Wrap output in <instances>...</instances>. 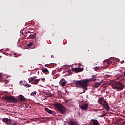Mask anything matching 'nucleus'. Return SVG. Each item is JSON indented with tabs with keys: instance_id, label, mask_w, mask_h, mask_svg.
Instances as JSON below:
<instances>
[{
	"instance_id": "obj_6",
	"label": "nucleus",
	"mask_w": 125,
	"mask_h": 125,
	"mask_svg": "<svg viewBox=\"0 0 125 125\" xmlns=\"http://www.w3.org/2000/svg\"><path fill=\"white\" fill-rule=\"evenodd\" d=\"M88 104L84 102H81L79 103V107L82 111H87L88 110Z\"/></svg>"
},
{
	"instance_id": "obj_24",
	"label": "nucleus",
	"mask_w": 125,
	"mask_h": 125,
	"mask_svg": "<svg viewBox=\"0 0 125 125\" xmlns=\"http://www.w3.org/2000/svg\"><path fill=\"white\" fill-rule=\"evenodd\" d=\"M24 82L23 80L20 81V83H22Z\"/></svg>"
},
{
	"instance_id": "obj_27",
	"label": "nucleus",
	"mask_w": 125,
	"mask_h": 125,
	"mask_svg": "<svg viewBox=\"0 0 125 125\" xmlns=\"http://www.w3.org/2000/svg\"><path fill=\"white\" fill-rule=\"evenodd\" d=\"M37 104H38V105H41V104H40V103H37Z\"/></svg>"
},
{
	"instance_id": "obj_8",
	"label": "nucleus",
	"mask_w": 125,
	"mask_h": 125,
	"mask_svg": "<svg viewBox=\"0 0 125 125\" xmlns=\"http://www.w3.org/2000/svg\"><path fill=\"white\" fill-rule=\"evenodd\" d=\"M2 121L4 122V123L5 124H8V125L12 123V121L8 118H4L2 119Z\"/></svg>"
},
{
	"instance_id": "obj_7",
	"label": "nucleus",
	"mask_w": 125,
	"mask_h": 125,
	"mask_svg": "<svg viewBox=\"0 0 125 125\" xmlns=\"http://www.w3.org/2000/svg\"><path fill=\"white\" fill-rule=\"evenodd\" d=\"M35 78H37V77L34 76L28 79V81L30 83H31V84H38V83H39L40 79H36Z\"/></svg>"
},
{
	"instance_id": "obj_34",
	"label": "nucleus",
	"mask_w": 125,
	"mask_h": 125,
	"mask_svg": "<svg viewBox=\"0 0 125 125\" xmlns=\"http://www.w3.org/2000/svg\"><path fill=\"white\" fill-rule=\"evenodd\" d=\"M66 102H68L66 101Z\"/></svg>"
},
{
	"instance_id": "obj_3",
	"label": "nucleus",
	"mask_w": 125,
	"mask_h": 125,
	"mask_svg": "<svg viewBox=\"0 0 125 125\" xmlns=\"http://www.w3.org/2000/svg\"><path fill=\"white\" fill-rule=\"evenodd\" d=\"M55 108L57 109L60 112L61 114H65L66 113V108L64 106L61 105V104L59 103H56L54 104Z\"/></svg>"
},
{
	"instance_id": "obj_21",
	"label": "nucleus",
	"mask_w": 125,
	"mask_h": 125,
	"mask_svg": "<svg viewBox=\"0 0 125 125\" xmlns=\"http://www.w3.org/2000/svg\"><path fill=\"white\" fill-rule=\"evenodd\" d=\"M13 55H17L16 56H15V57H18V56H19V55H18V54H17V53H13Z\"/></svg>"
},
{
	"instance_id": "obj_33",
	"label": "nucleus",
	"mask_w": 125,
	"mask_h": 125,
	"mask_svg": "<svg viewBox=\"0 0 125 125\" xmlns=\"http://www.w3.org/2000/svg\"><path fill=\"white\" fill-rule=\"evenodd\" d=\"M1 57H2V56H0V58H1Z\"/></svg>"
},
{
	"instance_id": "obj_29",
	"label": "nucleus",
	"mask_w": 125,
	"mask_h": 125,
	"mask_svg": "<svg viewBox=\"0 0 125 125\" xmlns=\"http://www.w3.org/2000/svg\"><path fill=\"white\" fill-rule=\"evenodd\" d=\"M124 76L125 77V72L124 73Z\"/></svg>"
},
{
	"instance_id": "obj_30",
	"label": "nucleus",
	"mask_w": 125,
	"mask_h": 125,
	"mask_svg": "<svg viewBox=\"0 0 125 125\" xmlns=\"http://www.w3.org/2000/svg\"><path fill=\"white\" fill-rule=\"evenodd\" d=\"M0 78H1V75L0 74Z\"/></svg>"
},
{
	"instance_id": "obj_26",
	"label": "nucleus",
	"mask_w": 125,
	"mask_h": 125,
	"mask_svg": "<svg viewBox=\"0 0 125 125\" xmlns=\"http://www.w3.org/2000/svg\"><path fill=\"white\" fill-rule=\"evenodd\" d=\"M95 75H92V78H95Z\"/></svg>"
},
{
	"instance_id": "obj_32",
	"label": "nucleus",
	"mask_w": 125,
	"mask_h": 125,
	"mask_svg": "<svg viewBox=\"0 0 125 125\" xmlns=\"http://www.w3.org/2000/svg\"><path fill=\"white\" fill-rule=\"evenodd\" d=\"M28 33H31V31H28Z\"/></svg>"
},
{
	"instance_id": "obj_25",
	"label": "nucleus",
	"mask_w": 125,
	"mask_h": 125,
	"mask_svg": "<svg viewBox=\"0 0 125 125\" xmlns=\"http://www.w3.org/2000/svg\"><path fill=\"white\" fill-rule=\"evenodd\" d=\"M42 119H49V118H45V117H42Z\"/></svg>"
},
{
	"instance_id": "obj_18",
	"label": "nucleus",
	"mask_w": 125,
	"mask_h": 125,
	"mask_svg": "<svg viewBox=\"0 0 125 125\" xmlns=\"http://www.w3.org/2000/svg\"><path fill=\"white\" fill-rule=\"evenodd\" d=\"M66 81H63L61 84L62 86H65V85H66Z\"/></svg>"
},
{
	"instance_id": "obj_28",
	"label": "nucleus",
	"mask_w": 125,
	"mask_h": 125,
	"mask_svg": "<svg viewBox=\"0 0 125 125\" xmlns=\"http://www.w3.org/2000/svg\"><path fill=\"white\" fill-rule=\"evenodd\" d=\"M78 66H79V67H81V64H79L78 65Z\"/></svg>"
},
{
	"instance_id": "obj_2",
	"label": "nucleus",
	"mask_w": 125,
	"mask_h": 125,
	"mask_svg": "<svg viewBox=\"0 0 125 125\" xmlns=\"http://www.w3.org/2000/svg\"><path fill=\"white\" fill-rule=\"evenodd\" d=\"M98 103L103 106L104 109H105L106 111L110 110V107H109V104L107 101L105 100L104 98L101 97L98 99Z\"/></svg>"
},
{
	"instance_id": "obj_14",
	"label": "nucleus",
	"mask_w": 125,
	"mask_h": 125,
	"mask_svg": "<svg viewBox=\"0 0 125 125\" xmlns=\"http://www.w3.org/2000/svg\"><path fill=\"white\" fill-rule=\"evenodd\" d=\"M25 99H26V98H25V97H24V96H23V95H20V100L21 101H25Z\"/></svg>"
},
{
	"instance_id": "obj_11",
	"label": "nucleus",
	"mask_w": 125,
	"mask_h": 125,
	"mask_svg": "<svg viewBox=\"0 0 125 125\" xmlns=\"http://www.w3.org/2000/svg\"><path fill=\"white\" fill-rule=\"evenodd\" d=\"M42 72H43L45 75H48V74H49V71H48V69L47 68L42 69Z\"/></svg>"
},
{
	"instance_id": "obj_12",
	"label": "nucleus",
	"mask_w": 125,
	"mask_h": 125,
	"mask_svg": "<svg viewBox=\"0 0 125 125\" xmlns=\"http://www.w3.org/2000/svg\"><path fill=\"white\" fill-rule=\"evenodd\" d=\"M45 111L47 112V113H48V114H54V111L50 110L48 108H45Z\"/></svg>"
},
{
	"instance_id": "obj_5",
	"label": "nucleus",
	"mask_w": 125,
	"mask_h": 125,
	"mask_svg": "<svg viewBox=\"0 0 125 125\" xmlns=\"http://www.w3.org/2000/svg\"><path fill=\"white\" fill-rule=\"evenodd\" d=\"M124 87H125V86L124 85V84L120 82H117L116 83H114L112 85V88H113V89H117L118 90H123Z\"/></svg>"
},
{
	"instance_id": "obj_20",
	"label": "nucleus",
	"mask_w": 125,
	"mask_h": 125,
	"mask_svg": "<svg viewBox=\"0 0 125 125\" xmlns=\"http://www.w3.org/2000/svg\"><path fill=\"white\" fill-rule=\"evenodd\" d=\"M96 78H95L94 77H92V78H90L89 79V81H91V82L93 81H96Z\"/></svg>"
},
{
	"instance_id": "obj_9",
	"label": "nucleus",
	"mask_w": 125,
	"mask_h": 125,
	"mask_svg": "<svg viewBox=\"0 0 125 125\" xmlns=\"http://www.w3.org/2000/svg\"><path fill=\"white\" fill-rule=\"evenodd\" d=\"M73 71H74V72H76V73H79V72H83V68L81 67L73 68Z\"/></svg>"
},
{
	"instance_id": "obj_16",
	"label": "nucleus",
	"mask_w": 125,
	"mask_h": 125,
	"mask_svg": "<svg viewBox=\"0 0 125 125\" xmlns=\"http://www.w3.org/2000/svg\"><path fill=\"white\" fill-rule=\"evenodd\" d=\"M36 94H37V92H36V91H34V92L31 93L30 94V95H31V96H35V95H36Z\"/></svg>"
},
{
	"instance_id": "obj_19",
	"label": "nucleus",
	"mask_w": 125,
	"mask_h": 125,
	"mask_svg": "<svg viewBox=\"0 0 125 125\" xmlns=\"http://www.w3.org/2000/svg\"><path fill=\"white\" fill-rule=\"evenodd\" d=\"M24 86H25V87L28 88V87H31V86H32V85H29V84H28V83H26V84H25Z\"/></svg>"
},
{
	"instance_id": "obj_4",
	"label": "nucleus",
	"mask_w": 125,
	"mask_h": 125,
	"mask_svg": "<svg viewBox=\"0 0 125 125\" xmlns=\"http://www.w3.org/2000/svg\"><path fill=\"white\" fill-rule=\"evenodd\" d=\"M4 99L6 101L10 103H16L18 101L17 98H16L13 96H6L4 97Z\"/></svg>"
},
{
	"instance_id": "obj_10",
	"label": "nucleus",
	"mask_w": 125,
	"mask_h": 125,
	"mask_svg": "<svg viewBox=\"0 0 125 125\" xmlns=\"http://www.w3.org/2000/svg\"><path fill=\"white\" fill-rule=\"evenodd\" d=\"M91 122L93 123V125H99V122L96 119H92Z\"/></svg>"
},
{
	"instance_id": "obj_22",
	"label": "nucleus",
	"mask_w": 125,
	"mask_h": 125,
	"mask_svg": "<svg viewBox=\"0 0 125 125\" xmlns=\"http://www.w3.org/2000/svg\"><path fill=\"white\" fill-rule=\"evenodd\" d=\"M95 71H97V70H99V67L96 66L94 68Z\"/></svg>"
},
{
	"instance_id": "obj_23",
	"label": "nucleus",
	"mask_w": 125,
	"mask_h": 125,
	"mask_svg": "<svg viewBox=\"0 0 125 125\" xmlns=\"http://www.w3.org/2000/svg\"><path fill=\"white\" fill-rule=\"evenodd\" d=\"M41 81H42V82H45V78H42L41 79Z\"/></svg>"
},
{
	"instance_id": "obj_13",
	"label": "nucleus",
	"mask_w": 125,
	"mask_h": 125,
	"mask_svg": "<svg viewBox=\"0 0 125 125\" xmlns=\"http://www.w3.org/2000/svg\"><path fill=\"white\" fill-rule=\"evenodd\" d=\"M100 85H101V82H96L95 83V88H98V87H99V86H100Z\"/></svg>"
},
{
	"instance_id": "obj_1",
	"label": "nucleus",
	"mask_w": 125,
	"mask_h": 125,
	"mask_svg": "<svg viewBox=\"0 0 125 125\" xmlns=\"http://www.w3.org/2000/svg\"><path fill=\"white\" fill-rule=\"evenodd\" d=\"M89 83V81H88L87 79H86L84 80L76 81H75V83L77 87H81V88H83V89H84L83 93H84L85 91L87 90V86L88 85V83Z\"/></svg>"
},
{
	"instance_id": "obj_31",
	"label": "nucleus",
	"mask_w": 125,
	"mask_h": 125,
	"mask_svg": "<svg viewBox=\"0 0 125 125\" xmlns=\"http://www.w3.org/2000/svg\"><path fill=\"white\" fill-rule=\"evenodd\" d=\"M47 65H45V66L47 67Z\"/></svg>"
},
{
	"instance_id": "obj_17",
	"label": "nucleus",
	"mask_w": 125,
	"mask_h": 125,
	"mask_svg": "<svg viewBox=\"0 0 125 125\" xmlns=\"http://www.w3.org/2000/svg\"><path fill=\"white\" fill-rule=\"evenodd\" d=\"M33 42H31L30 43H29V44H27V46L28 47H31V46H32L33 45Z\"/></svg>"
},
{
	"instance_id": "obj_15",
	"label": "nucleus",
	"mask_w": 125,
	"mask_h": 125,
	"mask_svg": "<svg viewBox=\"0 0 125 125\" xmlns=\"http://www.w3.org/2000/svg\"><path fill=\"white\" fill-rule=\"evenodd\" d=\"M35 36H36V33L30 35L28 37V39H35Z\"/></svg>"
}]
</instances>
